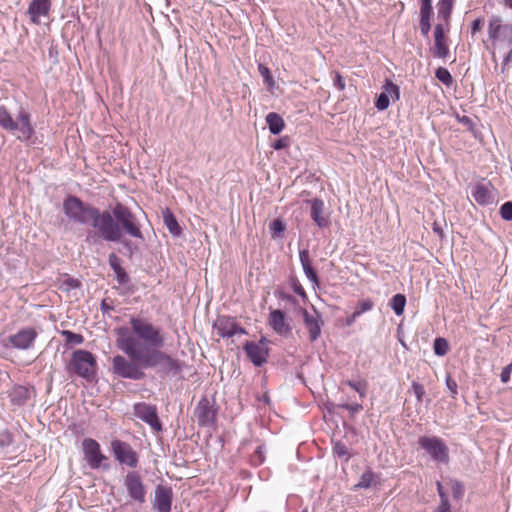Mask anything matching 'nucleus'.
I'll return each instance as SVG.
<instances>
[{
  "label": "nucleus",
  "instance_id": "nucleus-41",
  "mask_svg": "<svg viewBox=\"0 0 512 512\" xmlns=\"http://www.w3.org/2000/svg\"><path fill=\"white\" fill-rule=\"evenodd\" d=\"M62 336L65 337L67 343L80 345L83 343L84 338L81 334L74 333L72 331H62Z\"/></svg>",
  "mask_w": 512,
  "mask_h": 512
},
{
  "label": "nucleus",
  "instance_id": "nucleus-18",
  "mask_svg": "<svg viewBox=\"0 0 512 512\" xmlns=\"http://www.w3.org/2000/svg\"><path fill=\"white\" fill-rule=\"evenodd\" d=\"M494 187L491 183H478L472 190V197L482 206L491 205L494 203L495 194Z\"/></svg>",
  "mask_w": 512,
  "mask_h": 512
},
{
  "label": "nucleus",
  "instance_id": "nucleus-52",
  "mask_svg": "<svg viewBox=\"0 0 512 512\" xmlns=\"http://www.w3.org/2000/svg\"><path fill=\"white\" fill-rule=\"evenodd\" d=\"M484 25V19L483 18H476L471 25V33L475 34L476 32L480 31Z\"/></svg>",
  "mask_w": 512,
  "mask_h": 512
},
{
  "label": "nucleus",
  "instance_id": "nucleus-35",
  "mask_svg": "<svg viewBox=\"0 0 512 512\" xmlns=\"http://www.w3.org/2000/svg\"><path fill=\"white\" fill-rule=\"evenodd\" d=\"M344 383L346 385H348L350 388H352L353 390H355L361 398H364L366 396L367 382L365 380H360V381L346 380Z\"/></svg>",
  "mask_w": 512,
  "mask_h": 512
},
{
  "label": "nucleus",
  "instance_id": "nucleus-37",
  "mask_svg": "<svg viewBox=\"0 0 512 512\" xmlns=\"http://www.w3.org/2000/svg\"><path fill=\"white\" fill-rule=\"evenodd\" d=\"M433 15L432 0H422L420 7V19L431 20Z\"/></svg>",
  "mask_w": 512,
  "mask_h": 512
},
{
  "label": "nucleus",
  "instance_id": "nucleus-25",
  "mask_svg": "<svg viewBox=\"0 0 512 512\" xmlns=\"http://www.w3.org/2000/svg\"><path fill=\"white\" fill-rule=\"evenodd\" d=\"M266 123L270 133L274 135L281 133L285 127L283 118L275 112H270L266 115Z\"/></svg>",
  "mask_w": 512,
  "mask_h": 512
},
{
  "label": "nucleus",
  "instance_id": "nucleus-53",
  "mask_svg": "<svg viewBox=\"0 0 512 512\" xmlns=\"http://www.w3.org/2000/svg\"><path fill=\"white\" fill-rule=\"evenodd\" d=\"M446 386H447L448 390L451 392L452 397H455L458 393L457 392V383L450 377H447Z\"/></svg>",
  "mask_w": 512,
  "mask_h": 512
},
{
  "label": "nucleus",
  "instance_id": "nucleus-15",
  "mask_svg": "<svg viewBox=\"0 0 512 512\" xmlns=\"http://www.w3.org/2000/svg\"><path fill=\"white\" fill-rule=\"evenodd\" d=\"M37 338V332L34 328H24L17 333L7 337V345L15 349L27 350L31 348Z\"/></svg>",
  "mask_w": 512,
  "mask_h": 512
},
{
  "label": "nucleus",
  "instance_id": "nucleus-42",
  "mask_svg": "<svg viewBox=\"0 0 512 512\" xmlns=\"http://www.w3.org/2000/svg\"><path fill=\"white\" fill-rule=\"evenodd\" d=\"M390 105V100L387 96V93H380V95L377 97L376 101H375V107L379 110V111H384L386 110Z\"/></svg>",
  "mask_w": 512,
  "mask_h": 512
},
{
  "label": "nucleus",
  "instance_id": "nucleus-5",
  "mask_svg": "<svg viewBox=\"0 0 512 512\" xmlns=\"http://www.w3.org/2000/svg\"><path fill=\"white\" fill-rule=\"evenodd\" d=\"M96 367L97 361L95 356L90 351L79 349L72 353L67 370L90 381L95 376Z\"/></svg>",
  "mask_w": 512,
  "mask_h": 512
},
{
  "label": "nucleus",
  "instance_id": "nucleus-29",
  "mask_svg": "<svg viewBox=\"0 0 512 512\" xmlns=\"http://www.w3.org/2000/svg\"><path fill=\"white\" fill-rule=\"evenodd\" d=\"M405 305L406 297L403 294L394 295L389 303V306L392 308V310L397 316H400L404 313Z\"/></svg>",
  "mask_w": 512,
  "mask_h": 512
},
{
  "label": "nucleus",
  "instance_id": "nucleus-27",
  "mask_svg": "<svg viewBox=\"0 0 512 512\" xmlns=\"http://www.w3.org/2000/svg\"><path fill=\"white\" fill-rule=\"evenodd\" d=\"M110 266L114 271L117 281L120 285L128 283L129 276L126 271L121 267L119 258H109Z\"/></svg>",
  "mask_w": 512,
  "mask_h": 512
},
{
  "label": "nucleus",
  "instance_id": "nucleus-39",
  "mask_svg": "<svg viewBox=\"0 0 512 512\" xmlns=\"http://www.w3.org/2000/svg\"><path fill=\"white\" fill-rule=\"evenodd\" d=\"M258 72L262 76L263 81L267 86H269V87L274 86L275 82H274L273 76L271 74L270 69L267 66H265L264 64H259Z\"/></svg>",
  "mask_w": 512,
  "mask_h": 512
},
{
  "label": "nucleus",
  "instance_id": "nucleus-59",
  "mask_svg": "<svg viewBox=\"0 0 512 512\" xmlns=\"http://www.w3.org/2000/svg\"><path fill=\"white\" fill-rule=\"evenodd\" d=\"M101 309H102L103 312H106L108 310H112L113 307L109 306L108 304H106V301L103 300L102 303H101Z\"/></svg>",
  "mask_w": 512,
  "mask_h": 512
},
{
  "label": "nucleus",
  "instance_id": "nucleus-56",
  "mask_svg": "<svg viewBox=\"0 0 512 512\" xmlns=\"http://www.w3.org/2000/svg\"><path fill=\"white\" fill-rule=\"evenodd\" d=\"M438 512H451L449 500L441 501L440 506L438 507Z\"/></svg>",
  "mask_w": 512,
  "mask_h": 512
},
{
  "label": "nucleus",
  "instance_id": "nucleus-6",
  "mask_svg": "<svg viewBox=\"0 0 512 512\" xmlns=\"http://www.w3.org/2000/svg\"><path fill=\"white\" fill-rule=\"evenodd\" d=\"M128 359L122 355H116L112 359V372L118 377L130 380H142L145 377L144 364L127 355Z\"/></svg>",
  "mask_w": 512,
  "mask_h": 512
},
{
  "label": "nucleus",
  "instance_id": "nucleus-64",
  "mask_svg": "<svg viewBox=\"0 0 512 512\" xmlns=\"http://www.w3.org/2000/svg\"><path fill=\"white\" fill-rule=\"evenodd\" d=\"M508 43H509L510 45H512V38H510V39L508 40Z\"/></svg>",
  "mask_w": 512,
  "mask_h": 512
},
{
  "label": "nucleus",
  "instance_id": "nucleus-1",
  "mask_svg": "<svg viewBox=\"0 0 512 512\" xmlns=\"http://www.w3.org/2000/svg\"><path fill=\"white\" fill-rule=\"evenodd\" d=\"M63 212L74 223L92 226L94 235L107 242H119L123 233L144 242L137 217L121 203L114 206L112 213L101 212L98 208L84 203L80 198L69 195L63 201Z\"/></svg>",
  "mask_w": 512,
  "mask_h": 512
},
{
  "label": "nucleus",
  "instance_id": "nucleus-58",
  "mask_svg": "<svg viewBox=\"0 0 512 512\" xmlns=\"http://www.w3.org/2000/svg\"><path fill=\"white\" fill-rule=\"evenodd\" d=\"M11 442H12V440H11L10 436L7 434V435H5V439L0 440V445L6 446V445L11 444Z\"/></svg>",
  "mask_w": 512,
  "mask_h": 512
},
{
  "label": "nucleus",
  "instance_id": "nucleus-38",
  "mask_svg": "<svg viewBox=\"0 0 512 512\" xmlns=\"http://www.w3.org/2000/svg\"><path fill=\"white\" fill-rule=\"evenodd\" d=\"M374 306V303L370 299L361 300L353 312V318H358L364 312L370 311Z\"/></svg>",
  "mask_w": 512,
  "mask_h": 512
},
{
  "label": "nucleus",
  "instance_id": "nucleus-48",
  "mask_svg": "<svg viewBox=\"0 0 512 512\" xmlns=\"http://www.w3.org/2000/svg\"><path fill=\"white\" fill-rule=\"evenodd\" d=\"M457 120L459 123L464 125L468 130L473 131L474 123L470 117H468L466 115H463V116L457 115Z\"/></svg>",
  "mask_w": 512,
  "mask_h": 512
},
{
  "label": "nucleus",
  "instance_id": "nucleus-17",
  "mask_svg": "<svg viewBox=\"0 0 512 512\" xmlns=\"http://www.w3.org/2000/svg\"><path fill=\"white\" fill-rule=\"evenodd\" d=\"M303 320L309 332L310 341H316L321 334V327L323 325L320 314L316 310H313V312L303 310Z\"/></svg>",
  "mask_w": 512,
  "mask_h": 512
},
{
  "label": "nucleus",
  "instance_id": "nucleus-47",
  "mask_svg": "<svg viewBox=\"0 0 512 512\" xmlns=\"http://www.w3.org/2000/svg\"><path fill=\"white\" fill-rule=\"evenodd\" d=\"M412 390L417 398V401L418 402H421L422 401V398L423 396L425 395V389L423 387V385H421L420 383L414 381L412 382Z\"/></svg>",
  "mask_w": 512,
  "mask_h": 512
},
{
  "label": "nucleus",
  "instance_id": "nucleus-31",
  "mask_svg": "<svg viewBox=\"0 0 512 512\" xmlns=\"http://www.w3.org/2000/svg\"><path fill=\"white\" fill-rule=\"evenodd\" d=\"M286 230V224L283 220L277 218L269 224V232L272 238H281Z\"/></svg>",
  "mask_w": 512,
  "mask_h": 512
},
{
  "label": "nucleus",
  "instance_id": "nucleus-14",
  "mask_svg": "<svg viewBox=\"0 0 512 512\" xmlns=\"http://www.w3.org/2000/svg\"><path fill=\"white\" fill-rule=\"evenodd\" d=\"M214 328L217 334L222 338H230L237 334H246V330L237 323L235 318L230 316H219L214 322Z\"/></svg>",
  "mask_w": 512,
  "mask_h": 512
},
{
  "label": "nucleus",
  "instance_id": "nucleus-22",
  "mask_svg": "<svg viewBox=\"0 0 512 512\" xmlns=\"http://www.w3.org/2000/svg\"><path fill=\"white\" fill-rule=\"evenodd\" d=\"M433 55L436 58L445 59L449 54V48L446 44L444 27L438 23L434 28V46L432 49Z\"/></svg>",
  "mask_w": 512,
  "mask_h": 512
},
{
  "label": "nucleus",
  "instance_id": "nucleus-26",
  "mask_svg": "<svg viewBox=\"0 0 512 512\" xmlns=\"http://www.w3.org/2000/svg\"><path fill=\"white\" fill-rule=\"evenodd\" d=\"M163 221L172 235L178 236L181 233V228L178 224V221L169 209H165L163 211Z\"/></svg>",
  "mask_w": 512,
  "mask_h": 512
},
{
  "label": "nucleus",
  "instance_id": "nucleus-55",
  "mask_svg": "<svg viewBox=\"0 0 512 512\" xmlns=\"http://www.w3.org/2000/svg\"><path fill=\"white\" fill-rule=\"evenodd\" d=\"M462 495H463V486L460 483L455 482L454 486H453V496L455 498H460Z\"/></svg>",
  "mask_w": 512,
  "mask_h": 512
},
{
  "label": "nucleus",
  "instance_id": "nucleus-4",
  "mask_svg": "<svg viewBox=\"0 0 512 512\" xmlns=\"http://www.w3.org/2000/svg\"><path fill=\"white\" fill-rule=\"evenodd\" d=\"M0 127L9 132L19 131L17 138L21 141L29 140L35 133L31 115L23 108L20 109L17 120H14L9 110L4 105H0Z\"/></svg>",
  "mask_w": 512,
  "mask_h": 512
},
{
  "label": "nucleus",
  "instance_id": "nucleus-20",
  "mask_svg": "<svg viewBox=\"0 0 512 512\" xmlns=\"http://www.w3.org/2000/svg\"><path fill=\"white\" fill-rule=\"evenodd\" d=\"M507 33L512 34V25H503L500 16H491L488 25L489 38L493 41L506 39Z\"/></svg>",
  "mask_w": 512,
  "mask_h": 512
},
{
  "label": "nucleus",
  "instance_id": "nucleus-34",
  "mask_svg": "<svg viewBox=\"0 0 512 512\" xmlns=\"http://www.w3.org/2000/svg\"><path fill=\"white\" fill-rule=\"evenodd\" d=\"M306 277L312 284H318L317 273L311 265L310 258H300Z\"/></svg>",
  "mask_w": 512,
  "mask_h": 512
},
{
  "label": "nucleus",
  "instance_id": "nucleus-32",
  "mask_svg": "<svg viewBox=\"0 0 512 512\" xmlns=\"http://www.w3.org/2000/svg\"><path fill=\"white\" fill-rule=\"evenodd\" d=\"M383 90L384 93H387L389 99L391 98L393 101H398L400 99V88L390 79L385 80Z\"/></svg>",
  "mask_w": 512,
  "mask_h": 512
},
{
  "label": "nucleus",
  "instance_id": "nucleus-12",
  "mask_svg": "<svg viewBox=\"0 0 512 512\" xmlns=\"http://www.w3.org/2000/svg\"><path fill=\"white\" fill-rule=\"evenodd\" d=\"M134 415L147 423L153 430L161 431L162 424L157 414V408L154 405L145 402L136 403L133 406Z\"/></svg>",
  "mask_w": 512,
  "mask_h": 512
},
{
  "label": "nucleus",
  "instance_id": "nucleus-16",
  "mask_svg": "<svg viewBox=\"0 0 512 512\" xmlns=\"http://www.w3.org/2000/svg\"><path fill=\"white\" fill-rule=\"evenodd\" d=\"M216 410L207 397H203L197 403L195 415L199 426L211 425L215 420Z\"/></svg>",
  "mask_w": 512,
  "mask_h": 512
},
{
  "label": "nucleus",
  "instance_id": "nucleus-23",
  "mask_svg": "<svg viewBox=\"0 0 512 512\" xmlns=\"http://www.w3.org/2000/svg\"><path fill=\"white\" fill-rule=\"evenodd\" d=\"M269 325L279 335H286L291 331V327L286 322L284 312L279 309L270 312Z\"/></svg>",
  "mask_w": 512,
  "mask_h": 512
},
{
  "label": "nucleus",
  "instance_id": "nucleus-46",
  "mask_svg": "<svg viewBox=\"0 0 512 512\" xmlns=\"http://www.w3.org/2000/svg\"><path fill=\"white\" fill-rule=\"evenodd\" d=\"M252 463L256 466L261 465L264 462V447L258 446L255 450L252 459Z\"/></svg>",
  "mask_w": 512,
  "mask_h": 512
},
{
  "label": "nucleus",
  "instance_id": "nucleus-19",
  "mask_svg": "<svg viewBox=\"0 0 512 512\" xmlns=\"http://www.w3.org/2000/svg\"><path fill=\"white\" fill-rule=\"evenodd\" d=\"M51 9L50 0H32L29 3L27 14L33 24H40L41 17H47Z\"/></svg>",
  "mask_w": 512,
  "mask_h": 512
},
{
  "label": "nucleus",
  "instance_id": "nucleus-3",
  "mask_svg": "<svg viewBox=\"0 0 512 512\" xmlns=\"http://www.w3.org/2000/svg\"><path fill=\"white\" fill-rule=\"evenodd\" d=\"M133 336L139 343V347L151 349L162 348L165 344V337L159 327L154 326L146 319L131 317L129 320Z\"/></svg>",
  "mask_w": 512,
  "mask_h": 512
},
{
  "label": "nucleus",
  "instance_id": "nucleus-24",
  "mask_svg": "<svg viewBox=\"0 0 512 512\" xmlns=\"http://www.w3.org/2000/svg\"><path fill=\"white\" fill-rule=\"evenodd\" d=\"M30 397L28 388L18 385L14 386L9 392V398L13 405L22 406Z\"/></svg>",
  "mask_w": 512,
  "mask_h": 512
},
{
  "label": "nucleus",
  "instance_id": "nucleus-50",
  "mask_svg": "<svg viewBox=\"0 0 512 512\" xmlns=\"http://www.w3.org/2000/svg\"><path fill=\"white\" fill-rule=\"evenodd\" d=\"M512 372V366L509 364L506 367H504L500 374V379L502 383H507L510 380Z\"/></svg>",
  "mask_w": 512,
  "mask_h": 512
},
{
  "label": "nucleus",
  "instance_id": "nucleus-30",
  "mask_svg": "<svg viewBox=\"0 0 512 512\" xmlns=\"http://www.w3.org/2000/svg\"><path fill=\"white\" fill-rule=\"evenodd\" d=\"M376 475L372 470L365 471L358 481L357 484H355V489H368L370 488L373 483L375 482Z\"/></svg>",
  "mask_w": 512,
  "mask_h": 512
},
{
  "label": "nucleus",
  "instance_id": "nucleus-61",
  "mask_svg": "<svg viewBox=\"0 0 512 512\" xmlns=\"http://www.w3.org/2000/svg\"><path fill=\"white\" fill-rule=\"evenodd\" d=\"M503 1H504V4H505L507 7H509V8H511V9H512V0H503Z\"/></svg>",
  "mask_w": 512,
  "mask_h": 512
},
{
  "label": "nucleus",
  "instance_id": "nucleus-13",
  "mask_svg": "<svg viewBox=\"0 0 512 512\" xmlns=\"http://www.w3.org/2000/svg\"><path fill=\"white\" fill-rule=\"evenodd\" d=\"M173 491L170 486L159 484L155 487L152 508L157 512H171Z\"/></svg>",
  "mask_w": 512,
  "mask_h": 512
},
{
  "label": "nucleus",
  "instance_id": "nucleus-44",
  "mask_svg": "<svg viewBox=\"0 0 512 512\" xmlns=\"http://www.w3.org/2000/svg\"><path fill=\"white\" fill-rule=\"evenodd\" d=\"M337 407L349 411L351 416H354V415H356L357 413H359L360 411L363 410V406L361 404H358V403H353V404L340 403V404L337 405Z\"/></svg>",
  "mask_w": 512,
  "mask_h": 512
},
{
  "label": "nucleus",
  "instance_id": "nucleus-10",
  "mask_svg": "<svg viewBox=\"0 0 512 512\" xmlns=\"http://www.w3.org/2000/svg\"><path fill=\"white\" fill-rule=\"evenodd\" d=\"M418 444L434 461L442 463L448 462V447L441 438L436 436H422L419 438Z\"/></svg>",
  "mask_w": 512,
  "mask_h": 512
},
{
  "label": "nucleus",
  "instance_id": "nucleus-7",
  "mask_svg": "<svg viewBox=\"0 0 512 512\" xmlns=\"http://www.w3.org/2000/svg\"><path fill=\"white\" fill-rule=\"evenodd\" d=\"M123 485L131 500L138 504L146 502L147 487L138 471H128L123 479Z\"/></svg>",
  "mask_w": 512,
  "mask_h": 512
},
{
  "label": "nucleus",
  "instance_id": "nucleus-57",
  "mask_svg": "<svg viewBox=\"0 0 512 512\" xmlns=\"http://www.w3.org/2000/svg\"><path fill=\"white\" fill-rule=\"evenodd\" d=\"M437 491H438L441 501L448 500V497H447L446 493L444 492L442 484L440 482H437Z\"/></svg>",
  "mask_w": 512,
  "mask_h": 512
},
{
  "label": "nucleus",
  "instance_id": "nucleus-36",
  "mask_svg": "<svg viewBox=\"0 0 512 512\" xmlns=\"http://www.w3.org/2000/svg\"><path fill=\"white\" fill-rule=\"evenodd\" d=\"M433 349L437 356H444L449 350V344L446 339L438 337L434 340Z\"/></svg>",
  "mask_w": 512,
  "mask_h": 512
},
{
  "label": "nucleus",
  "instance_id": "nucleus-63",
  "mask_svg": "<svg viewBox=\"0 0 512 512\" xmlns=\"http://www.w3.org/2000/svg\"><path fill=\"white\" fill-rule=\"evenodd\" d=\"M299 256L303 257V256H308V255H307V252L304 250V251H300Z\"/></svg>",
  "mask_w": 512,
  "mask_h": 512
},
{
  "label": "nucleus",
  "instance_id": "nucleus-40",
  "mask_svg": "<svg viewBox=\"0 0 512 512\" xmlns=\"http://www.w3.org/2000/svg\"><path fill=\"white\" fill-rule=\"evenodd\" d=\"M435 76L439 81H441L446 86H450L453 82L452 75L446 68L439 67L435 72Z\"/></svg>",
  "mask_w": 512,
  "mask_h": 512
},
{
  "label": "nucleus",
  "instance_id": "nucleus-43",
  "mask_svg": "<svg viewBox=\"0 0 512 512\" xmlns=\"http://www.w3.org/2000/svg\"><path fill=\"white\" fill-rule=\"evenodd\" d=\"M500 215L506 221H512V201H507L500 207Z\"/></svg>",
  "mask_w": 512,
  "mask_h": 512
},
{
  "label": "nucleus",
  "instance_id": "nucleus-9",
  "mask_svg": "<svg viewBox=\"0 0 512 512\" xmlns=\"http://www.w3.org/2000/svg\"><path fill=\"white\" fill-rule=\"evenodd\" d=\"M111 451L116 461L129 468L135 469L138 466L139 457L132 446L122 440L114 439L111 441Z\"/></svg>",
  "mask_w": 512,
  "mask_h": 512
},
{
  "label": "nucleus",
  "instance_id": "nucleus-21",
  "mask_svg": "<svg viewBox=\"0 0 512 512\" xmlns=\"http://www.w3.org/2000/svg\"><path fill=\"white\" fill-rule=\"evenodd\" d=\"M310 205V217L319 228H325L330 225V221L324 216V202L319 198L306 201Z\"/></svg>",
  "mask_w": 512,
  "mask_h": 512
},
{
  "label": "nucleus",
  "instance_id": "nucleus-8",
  "mask_svg": "<svg viewBox=\"0 0 512 512\" xmlns=\"http://www.w3.org/2000/svg\"><path fill=\"white\" fill-rule=\"evenodd\" d=\"M84 459L91 469H99L100 467L105 470L110 469V464L107 462L108 458L100 449L99 443L92 438H85L82 442Z\"/></svg>",
  "mask_w": 512,
  "mask_h": 512
},
{
  "label": "nucleus",
  "instance_id": "nucleus-33",
  "mask_svg": "<svg viewBox=\"0 0 512 512\" xmlns=\"http://www.w3.org/2000/svg\"><path fill=\"white\" fill-rule=\"evenodd\" d=\"M332 450L334 455L342 459L344 462L349 461L351 454L349 453L348 447L343 442H334Z\"/></svg>",
  "mask_w": 512,
  "mask_h": 512
},
{
  "label": "nucleus",
  "instance_id": "nucleus-62",
  "mask_svg": "<svg viewBox=\"0 0 512 512\" xmlns=\"http://www.w3.org/2000/svg\"><path fill=\"white\" fill-rule=\"evenodd\" d=\"M69 285H70L71 287H77V286H78V283H77V281H76V280H71V281L69 282Z\"/></svg>",
  "mask_w": 512,
  "mask_h": 512
},
{
  "label": "nucleus",
  "instance_id": "nucleus-11",
  "mask_svg": "<svg viewBox=\"0 0 512 512\" xmlns=\"http://www.w3.org/2000/svg\"><path fill=\"white\" fill-rule=\"evenodd\" d=\"M267 343V339L262 337L258 342L247 341L244 344L243 349L246 352L248 359L257 367H260L267 362L269 356Z\"/></svg>",
  "mask_w": 512,
  "mask_h": 512
},
{
  "label": "nucleus",
  "instance_id": "nucleus-51",
  "mask_svg": "<svg viewBox=\"0 0 512 512\" xmlns=\"http://www.w3.org/2000/svg\"><path fill=\"white\" fill-rule=\"evenodd\" d=\"M289 145V140L287 137H283V138H280L278 140H276L274 143H273V148L275 150H281V149H284L286 148L287 146Z\"/></svg>",
  "mask_w": 512,
  "mask_h": 512
},
{
  "label": "nucleus",
  "instance_id": "nucleus-45",
  "mask_svg": "<svg viewBox=\"0 0 512 512\" xmlns=\"http://www.w3.org/2000/svg\"><path fill=\"white\" fill-rule=\"evenodd\" d=\"M447 228V223L445 220L442 222L434 221L433 223V232L440 238L443 239L445 237L444 230Z\"/></svg>",
  "mask_w": 512,
  "mask_h": 512
},
{
  "label": "nucleus",
  "instance_id": "nucleus-2",
  "mask_svg": "<svg viewBox=\"0 0 512 512\" xmlns=\"http://www.w3.org/2000/svg\"><path fill=\"white\" fill-rule=\"evenodd\" d=\"M117 346L126 355L140 360L145 368H158L159 372L173 376L180 374L183 370L184 363L172 358L161 348L139 347L138 341L127 328L118 329Z\"/></svg>",
  "mask_w": 512,
  "mask_h": 512
},
{
  "label": "nucleus",
  "instance_id": "nucleus-54",
  "mask_svg": "<svg viewBox=\"0 0 512 512\" xmlns=\"http://www.w3.org/2000/svg\"><path fill=\"white\" fill-rule=\"evenodd\" d=\"M334 85L340 90L345 89V81L339 72H335Z\"/></svg>",
  "mask_w": 512,
  "mask_h": 512
},
{
  "label": "nucleus",
  "instance_id": "nucleus-49",
  "mask_svg": "<svg viewBox=\"0 0 512 512\" xmlns=\"http://www.w3.org/2000/svg\"><path fill=\"white\" fill-rule=\"evenodd\" d=\"M419 27H420L421 34L424 37L428 38L430 29H431L430 20H421L420 19Z\"/></svg>",
  "mask_w": 512,
  "mask_h": 512
},
{
  "label": "nucleus",
  "instance_id": "nucleus-28",
  "mask_svg": "<svg viewBox=\"0 0 512 512\" xmlns=\"http://www.w3.org/2000/svg\"><path fill=\"white\" fill-rule=\"evenodd\" d=\"M453 5L454 0H440L437 4L438 17L448 22L452 14Z\"/></svg>",
  "mask_w": 512,
  "mask_h": 512
},
{
  "label": "nucleus",
  "instance_id": "nucleus-60",
  "mask_svg": "<svg viewBox=\"0 0 512 512\" xmlns=\"http://www.w3.org/2000/svg\"><path fill=\"white\" fill-rule=\"evenodd\" d=\"M357 318H353V313L351 314V316L347 319V323L348 325H351Z\"/></svg>",
  "mask_w": 512,
  "mask_h": 512
}]
</instances>
